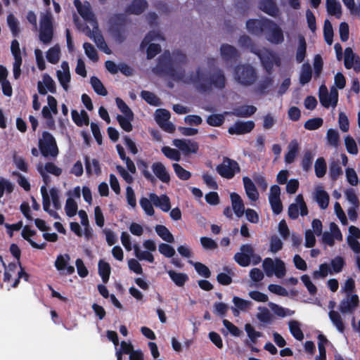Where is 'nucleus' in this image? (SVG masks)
Instances as JSON below:
<instances>
[{
	"label": "nucleus",
	"instance_id": "60",
	"mask_svg": "<svg viewBox=\"0 0 360 360\" xmlns=\"http://www.w3.org/2000/svg\"><path fill=\"white\" fill-rule=\"evenodd\" d=\"M345 147L347 152L352 155H356L358 153V148L354 139L347 136L345 139Z\"/></svg>",
	"mask_w": 360,
	"mask_h": 360
},
{
	"label": "nucleus",
	"instance_id": "18",
	"mask_svg": "<svg viewBox=\"0 0 360 360\" xmlns=\"http://www.w3.org/2000/svg\"><path fill=\"white\" fill-rule=\"evenodd\" d=\"M36 234V231L32 230L30 228L29 226L26 225L23 227V229L22 231L21 235L22 237L26 240L30 245L35 248L39 250H44L46 247V243H42L41 244H38L36 242H34L33 240L31 239L32 236H34Z\"/></svg>",
	"mask_w": 360,
	"mask_h": 360
},
{
	"label": "nucleus",
	"instance_id": "3",
	"mask_svg": "<svg viewBox=\"0 0 360 360\" xmlns=\"http://www.w3.org/2000/svg\"><path fill=\"white\" fill-rule=\"evenodd\" d=\"M158 76H167L174 81L179 82L185 77V70L182 67L174 66L169 51L166 50L158 58L157 65L152 70Z\"/></svg>",
	"mask_w": 360,
	"mask_h": 360
},
{
	"label": "nucleus",
	"instance_id": "7",
	"mask_svg": "<svg viewBox=\"0 0 360 360\" xmlns=\"http://www.w3.org/2000/svg\"><path fill=\"white\" fill-rule=\"evenodd\" d=\"M216 170L221 176L231 179L240 172V167L236 161L224 157L223 162L217 166Z\"/></svg>",
	"mask_w": 360,
	"mask_h": 360
},
{
	"label": "nucleus",
	"instance_id": "12",
	"mask_svg": "<svg viewBox=\"0 0 360 360\" xmlns=\"http://www.w3.org/2000/svg\"><path fill=\"white\" fill-rule=\"evenodd\" d=\"M173 144L185 155L196 153L199 149L198 143L190 139H174Z\"/></svg>",
	"mask_w": 360,
	"mask_h": 360
},
{
	"label": "nucleus",
	"instance_id": "31",
	"mask_svg": "<svg viewBox=\"0 0 360 360\" xmlns=\"http://www.w3.org/2000/svg\"><path fill=\"white\" fill-rule=\"evenodd\" d=\"M290 332L292 335L297 340L302 341L304 339V334L300 328L297 321L291 320L288 323Z\"/></svg>",
	"mask_w": 360,
	"mask_h": 360
},
{
	"label": "nucleus",
	"instance_id": "55",
	"mask_svg": "<svg viewBox=\"0 0 360 360\" xmlns=\"http://www.w3.org/2000/svg\"><path fill=\"white\" fill-rule=\"evenodd\" d=\"M286 273L285 263L281 259H276L274 274L278 278H283Z\"/></svg>",
	"mask_w": 360,
	"mask_h": 360
},
{
	"label": "nucleus",
	"instance_id": "1",
	"mask_svg": "<svg viewBox=\"0 0 360 360\" xmlns=\"http://www.w3.org/2000/svg\"><path fill=\"white\" fill-rule=\"evenodd\" d=\"M246 28L252 35H264L271 44L278 45L284 41L283 31L274 20L267 18L249 19L246 22Z\"/></svg>",
	"mask_w": 360,
	"mask_h": 360
},
{
	"label": "nucleus",
	"instance_id": "48",
	"mask_svg": "<svg viewBox=\"0 0 360 360\" xmlns=\"http://www.w3.org/2000/svg\"><path fill=\"white\" fill-rule=\"evenodd\" d=\"M77 202L72 198H68L66 200L65 210L68 217H74L77 214Z\"/></svg>",
	"mask_w": 360,
	"mask_h": 360
},
{
	"label": "nucleus",
	"instance_id": "26",
	"mask_svg": "<svg viewBox=\"0 0 360 360\" xmlns=\"http://www.w3.org/2000/svg\"><path fill=\"white\" fill-rule=\"evenodd\" d=\"M167 274L171 280L179 287H183L189 278L185 273H178L174 270H169Z\"/></svg>",
	"mask_w": 360,
	"mask_h": 360
},
{
	"label": "nucleus",
	"instance_id": "32",
	"mask_svg": "<svg viewBox=\"0 0 360 360\" xmlns=\"http://www.w3.org/2000/svg\"><path fill=\"white\" fill-rule=\"evenodd\" d=\"M329 198V195L326 191L320 189L316 191V200L321 209L325 210L328 207Z\"/></svg>",
	"mask_w": 360,
	"mask_h": 360
},
{
	"label": "nucleus",
	"instance_id": "50",
	"mask_svg": "<svg viewBox=\"0 0 360 360\" xmlns=\"http://www.w3.org/2000/svg\"><path fill=\"white\" fill-rule=\"evenodd\" d=\"M314 155L310 150H307L301 161V166L304 171L308 172L312 166Z\"/></svg>",
	"mask_w": 360,
	"mask_h": 360
},
{
	"label": "nucleus",
	"instance_id": "11",
	"mask_svg": "<svg viewBox=\"0 0 360 360\" xmlns=\"http://www.w3.org/2000/svg\"><path fill=\"white\" fill-rule=\"evenodd\" d=\"M359 304L357 295L347 294V297L343 299L339 305V309L342 314H352Z\"/></svg>",
	"mask_w": 360,
	"mask_h": 360
},
{
	"label": "nucleus",
	"instance_id": "33",
	"mask_svg": "<svg viewBox=\"0 0 360 360\" xmlns=\"http://www.w3.org/2000/svg\"><path fill=\"white\" fill-rule=\"evenodd\" d=\"M141 98L148 104L153 106H159L160 105V98L153 92L143 90L141 92Z\"/></svg>",
	"mask_w": 360,
	"mask_h": 360
},
{
	"label": "nucleus",
	"instance_id": "36",
	"mask_svg": "<svg viewBox=\"0 0 360 360\" xmlns=\"http://www.w3.org/2000/svg\"><path fill=\"white\" fill-rule=\"evenodd\" d=\"M315 174L318 178L324 176L327 170V165L323 158H319L314 165Z\"/></svg>",
	"mask_w": 360,
	"mask_h": 360
},
{
	"label": "nucleus",
	"instance_id": "21",
	"mask_svg": "<svg viewBox=\"0 0 360 360\" xmlns=\"http://www.w3.org/2000/svg\"><path fill=\"white\" fill-rule=\"evenodd\" d=\"M238 45L242 49H248L251 53L258 55L259 53V49L254 43L252 39L247 34H243L239 37Z\"/></svg>",
	"mask_w": 360,
	"mask_h": 360
},
{
	"label": "nucleus",
	"instance_id": "27",
	"mask_svg": "<svg viewBox=\"0 0 360 360\" xmlns=\"http://www.w3.org/2000/svg\"><path fill=\"white\" fill-rule=\"evenodd\" d=\"M307 54V43L303 36H299L298 46L296 51V61L301 63L305 58Z\"/></svg>",
	"mask_w": 360,
	"mask_h": 360
},
{
	"label": "nucleus",
	"instance_id": "23",
	"mask_svg": "<svg viewBox=\"0 0 360 360\" xmlns=\"http://www.w3.org/2000/svg\"><path fill=\"white\" fill-rule=\"evenodd\" d=\"M257 56L259 58L265 70L270 73L273 69L274 59L276 57L274 53L271 51L266 50V53L262 54L259 49V53Z\"/></svg>",
	"mask_w": 360,
	"mask_h": 360
},
{
	"label": "nucleus",
	"instance_id": "61",
	"mask_svg": "<svg viewBox=\"0 0 360 360\" xmlns=\"http://www.w3.org/2000/svg\"><path fill=\"white\" fill-rule=\"evenodd\" d=\"M172 59L174 63V66L182 67L186 63V56L181 51H175L173 52Z\"/></svg>",
	"mask_w": 360,
	"mask_h": 360
},
{
	"label": "nucleus",
	"instance_id": "57",
	"mask_svg": "<svg viewBox=\"0 0 360 360\" xmlns=\"http://www.w3.org/2000/svg\"><path fill=\"white\" fill-rule=\"evenodd\" d=\"M245 330L249 337L250 341L255 344L257 339L262 336V333L259 331H256L250 323H246L245 325Z\"/></svg>",
	"mask_w": 360,
	"mask_h": 360
},
{
	"label": "nucleus",
	"instance_id": "14",
	"mask_svg": "<svg viewBox=\"0 0 360 360\" xmlns=\"http://www.w3.org/2000/svg\"><path fill=\"white\" fill-rule=\"evenodd\" d=\"M220 53L221 58L226 62L236 61L239 57L236 48L228 44H222L221 45Z\"/></svg>",
	"mask_w": 360,
	"mask_h": 360
},
{
	"label": "nucleus",
	"instance_id": "46",
	"mask_svg": "<svg viewBox=\"0 0 360 360\" xmlns=\"http://www.w3.org/2000/svg\"><path fill=\"white\" fill-rule=\"evenodd\" d=\"M172 167L176 175L181 180L186 181L191 178V173L183 168L179 164L174 163Z\"/></svg>",
	"mask_w": 360,
	"mask_h": 360
},
{
	"label": "nucleus",
	"instance_id": "2",
	"mask_svg": "<svg viewBox=\"0 0 360 360\" xmlns=\"http://www.w3.org/2000/svg\"><path fill=\"white\" fill-rule=\"evenodd\" d=\"M196 89L202 93L210 92L212 88L222 90L226 86V79L224 71L217 69L213 72L202 71L200 68L195 70V75L191 78Z\"/></svg>",
	"mask_w": 360,
	"mask_h": 360
},
{
	"label": "nucleus",
	"instance_id": "13",
	"mask_svg": "<svg viewBox=\"0 0 360 360\" xmlns=\"http://www.w3.org/2000/svg\"><path fill=\"white\" fill-rule=\"evenodd\" d=\"M70 259V257L68 254L65 255H60L57 257L55 262V266L62 274L71 275L75 272V267L68 265Z\"/></svg>",
	"mask_w": 360,
	"mask_h": 360
},
{
	"label": "nucleus",
	"instance_id": "52",
	"mask_svg": "<svg viewBox=\"0 0 360 360\" xmlns=\"http://www.w3.org/2000/svg\"><path fill=\"white\" fill-rule=\"evenodd\" d=\"M139 203L147 215L153 216L154 214L155 211L153 207V204L150 200V198L148 199L146 197H142L139 200Z\"/></svg>",
	"mask_w": 360,
	"mask_h": 360
},
{
	"label": "nucleus",
	"instance_id": "42",
	"mask_svg": "<svg viewBox=\"0 0 360 360\" xmlns=\"http://www.w3.org/2000/svg\"><path fill=\"white\" fill-rule=\"evenodd\" d=\"M326 8L330 15H336L341 14V5L336 0H326Z\"/></svg>",
	"mask_w": 360,
	"mask_h": 360
},
{
	"label": "nucleus",
	"instance_id": "22",
	"mask_svg": "<svg viewBox=\"0 0 360 360\" xmlns=\"http://www.w3.org/2000/svg\"><path fill=\"white\" fill-rule=\"evenodd\" d=\"M147 7L148 2L146 0H133L131 4L126 8V13L140 15Z\"/></svg>",
	"mask_w": 360,
	"mask_h": 360
},
{
	"label": "nucleus",
	"instance_id": "4",
	"mask_svg": "<svg viewBox=\"0 0 360 360\" xmlns=\"http://www.w3.org/2000/svg\"><path fill=\"white\" fill-rule=\"evenodd\" d=\"M235 79L240 84L249 86L257 79L255 68L250 64L238 65L234 69Z\"/></svg>",
	"mask_w": 360,
	"mask_h": 360
},
{
	"label": "nucleus",
	"instance_id": "53",
	"mask_svg": "<svg viewBox=\"0 0 360 360\" xmlns=\"http://www.w3.org/2000/svg\"><path fill=\"white\" fill-rule=\"evenodd\" d=\"M58 79L65 91H68L69 86L68 83L70 82V73L63 72L61 70H57L56 72Z\"/></svg>",
	"mask_w": 360,
	"mask_h": 360
},
{
	"label": "nucleus",
	"instance_id": "17",
	"mask_svg": "<svg viewBox=\"0 0 360 360\" xmlns=\"http://www.w3.org/2000/svg\"><path fill=\"white\" fill-rule=\"evenodd\" d=\"M244 188L248 198L252 201H256L259 198V193L254 182L248 177L243 178Z\"/></svg>",
	"mask_w": 360,
	"mask_h": 360
},
{
	"label": "nucleus",
	"instance_id": "25",
	"mask_svg": "<svg viewBox=\"0 0 360 360\" xmlns=\"http://www.w3.org/2000/svg\"><path fill=\"white\" fill-rule=\"evenodd\" d=\"M288 151L285 155V162L287 164H291L295 161V159L299 151V143L296 139L292 140L288 145Z\"/></svg>",
	"mask_w": 360,
	"mask_h": 360
},
{
	"label": "nucleus",
	"instance_id": "30",
	"mask_svg": "<svg viewBox=\"0 0 360 360\" xmlns=\"http://www.w3.org/2000/svg\"><path fill=\"white\" fill-rule=\"evenodd\" d=\"M328 315L330 321L336 327L340 333H343L345 331V327L340 314L336 311L331 310L329 311Z\"/></svg>",
	"mask_w": 360,
	"mask_h": 360
},
{
	"label": "nucleus",
	"instance_id": "15",
	"mask_svg": "<svg viewBox=\"0 0 360 360\" xmlns=\"http://www.w3.org/2000/svg\"><path fill=\"white\" fill-rule=\"evenodd\" d=\"M149 198L153 204L160 207L163 212H167L171 209V203L168 196L162 195L159 197L155 193H150Z\"/></svg>",
	"mask_w": 360,
	"mask_h": 360
},
{
	"label": "nucleus",
	"instance_id": "64",
	"mask_svg": "<svg viewBox=\"0 0 360 360\" xmlns=\"http://www.w3.org/2000/svg\"><path fill=\"white\" fill-rule=\"evenodd\" d=\"M330 264H331L333 271L335 273H340V271H342V270L345 264V262L344 259L342 257L337 256L331 260Z\"/></svg>",
	"mask_w": 360,
	"mask_h": 360
},
{
	"label": "nucleus",
	"instance_id": "45",
	"mask_svg": "<svg viewBox=\"0 0 360 360\" xmlns=\"http://www.w3.org/2000/svg\"><path fill=\"white\" fill-rule=\"evenodd\" d=\"M342 173V169L338 162L333 161L330 164L329 174L332 180L336 181Z\"/></svg>",
	"mask_w": 360,
	"mask_h": 360
},
{
	"label": "nucleus",
	"instance_id": "19",
	"mask_svg": "<svg viewBox=\"0 0 360 360\" xmlns=\"http://www.w3.org/2000/svg\"><path fill=\"white\" fill-rule=\"evenodd\" d=\"M230 198L234 213L238 218L241 217L245 212V206L241 197L236 193H231Z\"/></svg>",
	"mask_w": 360,
	"mask_h": 360
},
{
	"label": "nucleus",
	"instance_id": "39",
	"mask_svg": "<svg viewBox=\"0 0 360 360\" xmlns=\"http://www.w3.org/2000/svg\"><path fill=\"white\" fill-rule=\"evenodd\" d=\"M189 263L191 264L194 266L195 271H197V273L199 275H200L206 278H208L210 277L211 271H210V269L206 265H205L204 264L199 262H193L191 260L189 261Z\"/></svg>",
	"mask_w": 360,
	"mask_h": 360
},
{
	"label": "nucleus",
	"instance_id": "34",
	"mask_svg": "<svg viewBox=\"0 0 360 360\" xmlns=\"http://www.w3.org/2000/svg\"><path fill=\"white\" fill-rule=\"evenodd\" d=\"M90 82L92 86V88L97 94L103 96L108 94V91L106 90L103 83L97 77H91L90 79Z\"/></svg>",
	"mask_w": 360,
	"mask_h": 360
},
{
	"label": "nucleus",
	"instance_id": "58",
	"mask_svg": "<svg viewBox=\"0 0 360 360\" xmlns=\"http://www.w3.org/2000/svg\"><path fill=\"white\" fill-rule=\"evenodd\" d=\"M115 102L117 105V108L124 115V116L129 117H134V113L132 110L129 108V107L122 98H116Z\"/></svg>",
	"mask_w": 360,
	"mask_h": 360
},
{
	"label": "nucleus",
	"instance_id": "49",
	"mask_svg": "<svg viewBox=\"0 0 360 360\" xmlns=\"http://www.w3.org/2000/svg\"><path fill=\"white\" fill-rule=\"evenodd\" d=\"M7 23L11 31L13 36L17 37L20 32V29L18 26L19 22L16 18L12 13H10L7 16Z\"/></svg>",
	"mask_w": 360,
	"mask_h": 360
},
{
	"label": "nucleus",
	"instance_id": "47",
	"mask_svg": "<svg viewBox=\"0 0 360 360\" xmlns=\"http://www.w3.org/2000/svg\"><path fill=\"white\" fill-rule=\"evenodd\" d=\"M134 117H129L118 115L117 116V120L119 122L120 127L125 131L129 132L132 130L133 127L131 122L133 120Z\"/></svg>",
	"mask_w": 360,
	"mask_h": 360
},
{
	"label": "nucleus",
	"instance_id": "54",
	"mask_svg": "<svg viewBox=\"0 0 360 360\" xmlns=\"http://www.w3.org/2000/svg\"><path fill=\"white\" fill-rule=\"evenodd\" d=\"M323 123V120L321 117L311 118L305 122L304 127L307 130H316L320 128Z\"/></svg>",
	"mask_w": 360,
	"mask_h": 360
},
{
	"label": "nucleus",
	"instance_id": "9",
	"mask_svg": "<svg viewBox=\"0 0 360 360\" xmlns=\"http://www.w3.org/2000/svg\"><path fill=\"white\" fill-rule=\"evenodd\" d=\"M74 5L76 7L79 14L84 20L97 25L96 19L91 11V6L89 2L85 1L84 4H82L79 0H75Z\"/></svg>",
	"mask_w": 360,
	"mask_h": 360
},
{
	"label": "nucleus",
	"instance_id": "40",
	"mask_svg": "<svg viewBox=\"0 0 360 360\" xmlns=\"http://www.w3.org/2000/svg\"><path fill=\"white\" fill-rule=\"evenodd\" d=\"M134 250L136 257L139 260H146L150 263L154 262L153 255L148 251H141L138 245L136 244L134 245Z\"/></svg>",
	"mask_w": 360,
	"mask_h": 360
},
{
	"label": "nucleus",
	"instance_id": "56",
	"mask_svg": "<svg viewBox=\"0 0 360 360\" xmlns=\"http://www.w3.org/2000/svg\"><path fill=\"white\" fill-rule=\"evenodd\" d=\"M170 118V112L166 109H158L155 111V121L158 125L167 122Z\"/></svg>",
	"mask_w": 360,
	"mask_h": 360
},
{
	"label": "nucleus",
	"instance_id": "16",
	"mask_svg": "<svg viewBox=\"0 0 360 360\" xmlns=\"http://www.w3.org/2000/svg\"><path fill=\"white\" fill-rule=\"evenodd\" d=\"M151 169L156 176L162 182L169 183L170 181V176L166 169L165 166L160 162H155L153 163Z\"/></svg>",
	"mask_w": 360,
	"mask_h": 360
},
{
	"label": "nucleus",
	"instance_id": "63",
	"mask_svg": "<svg viewBox=\"0 0 360 360\" xmlns=\"http://www.w3.org/2000/svg\"><path fill=\"white\" fill-rule=\"evenodd\" d=\"M159 252L166 257H172L175 255V250L172 246L167 243H160L158 248Z\"/></svg>",
	"mask_w": 360,
	"mask_h": 360
},
{
	"label": "nucleus",
	"instance_id": "44",
	"mask_svg": "<svg viewBox=\"0 0 360 360\" xmlns=\"http://www.w3.org/2000/svg\"><path fill=\"white\" fill-rule=\"evenodd\" d=\"M225 121L223 114H212L207 117V123L212 127H220Z\"/></svg>",
	"mask_w": 360,
	"mask_h": 360
},
{
	"label": "nucleus",
	"instance_id": "28",
	"mask_svg": "<svg viewBox=\"0 0 360 360\" xmlns=\"http://www.w3.org/2000/svg\"><path fill=\"white\" fill-rule=\"evenodd\" d=\"M98 274L101 277L102 281L104 283H108L111 272V268L110 264L108 262L101 259L98 262Z\"/></svg>",
	"mask_w": 360,
	"mask_h": 360
},
{
	"label": "nucleus",
	"instance_id": "10",
	"mask_svg": "<svg viewBox=\"0 0 360 360\" xmlns=\"http://www.w3.org/2000/svg\"><path fill=\"white\" fill-rule=\"evenodd\" d=\"M255 122L251 120L243 122L236 121L228 129L229 134L231 135H241L250 133L255 128Z\"/></svg>",
	"mask_w": 360,
	"mask_h": 360
},
{
	"label": "nucleus",
	"instance_id": "5",
	"mask_svg": "<svg viewBox=\"0 0 360 360\" xmlns=\"http://www.w3.org/2000/svg\"><path fill=\"white\" fill-rule=\"evenodd\" d=\"M39 148L41 153L44 157H56L58 153L55 138L48 131L42 133V138L39 141Z\"/></svg>",
	"mask_w": 360,
	"mask_h": 360
},
{
	"label": "nucleus",
	"instance_id": "51",
	"mask_svg": "<svg viewBox=\"0 0 360 360\" xmlns=\"http://www.w3.org/2000/svg\"><path fill=\"white\" fill-rule=\"evenodd\" d=\"M46 59L51 64H56L60 59V49L58 47L53 46L50 48L46 52Z\"/></svg>",
	"mask_w": 360,
	"mask_h": 360
},
{
	"label": "nucleus",
	"instance_id": "6",
	"mask_svg": "<svg viewBox=\"0 0 360 360\" xmlns=\"http://www.w3.org/2000/svg\"><path fill=\"white\" fill-rule=\"evenodd\" d=\"M53 37L52 16L49 13L44 14L40 18L39 39L44 44L51 43Z\"/></svg>",
	"mask_w": 360,
	"mask_h": 360
},
{
	"label": "nucleus",
	"instance_id": "35",
	"mask_svg": "<svg viewBox=\"0 0 360 360\" xmlns=\"http://www.w3.org/2000/svg\"><path fill=\"white\" fill-rule=\"evenodd\" d=\"M312 70L309 64L306 63L302 65L300 76V82L302 85L309 83L311 79Z\"/></svg>",
	"mask_w": 360,
	"mask_h": 360
},
{
	"label": "nucleus",
	"instance_id": "62",
	"mask_svg": "<svg viewBox=\"0 0 360 360\" xmlns=\"http://www.w3.org/2000/svg\"><path fill=\"white\" fill-rule=\"evenodd\" d=\"M42 82L44 83L46 89L49 92H51V94L56 93V83L49 75L46 73L43 75V82Z\"/></svg>",
	"mask_w": 360,
	"mask_h": 360
},
{
	"label": "nucleus",
	"instance_id": "59",
	"mask_svg": "<svg viewBox=\"0 0 360 360\" xmlns=\"http://www.w3.org/2000/svg\"><path fill=\"white\" fill-rule=\"evenodd\" d=\"M301 281L307 288L311 295H315L317 293L316 286L311 282L308 275L304 274L301 276Z\"/></svg>",
	"mask_w": 360,
	"mask_h": 360
},
{
	"label": "nucleus",
	"instance_id": "29",
	"mask_svg": "<svg viewBox=\"0 0 360 360\" xmlns=\"http://www.w3.org/2000/svg\"><path fill=\"white\" fill-rule=\"evenodd\" d=\"M157 234L167 243H174V238L169 229L164 225H156L155 227Z\"/></svg>",
	"mask_w": 360,
	"mask_h": 360
},
{
	"label": "nucleus",
	"instance_id": "37",
	"mask_svg": "<svg viewBox=\"0 0 360 360\" xmlns=\"http://www.w3.org/2000/svg\"><path fill=\"white\" fill-rule=\"evenodd\" d=\"M161 151L165 157L171 160L179 161L181 160V153L176 149L172 148L169 146H163Z\"/></svg>",
	"mask_w": 360,
	"mask_h": 360
},
{
	"label": "nucleus",
	"instance_id": "43",
	"mask_svg": "<svg viewBox=\"0 0 360 360\" xmlns=\"http://www.w3.org/2000/svg\"><path fill=\"white\" fill-rule=\"evenodd\" d=\"M83 48L84 49L85 54L89 59L94 62H97L99 58L97 51L91 43L84 42L83 44Z\"/></svg>",
	"mask_w": 360,
	"mask_h": 360
},
{
	"label": "nucleus",
	"instance_id": "20",
	"mask_svg": "<svg viewBox=\"0 0 360 360\" xmlns=\"http://www.w3.org/2000/svg\"><path fill=\"white\" fill-rule=\"evenodd\" d=\"M259 8L272 17L277 16L279 13V9L274 0H261Z\"/></svg>",
	"mask_w": 360,
	"mask_h": 360
},
{
	"label": "nucleus",
	"instance_id": "8",
	"mask_svg": "<svg viewBox=\"0 0 360 360\" xmlns=\"http://www.w3.org/2000/svg\"><path fill=\"white\" fill-rule=\"evenodd\" d=\"M109 21L112 33L115 37L122 41L124 39V37L122 34V29L126 25V15L123 13H117L112 16Z\"/></svg>",
	"mask_w": 360,
	"mask_h": 360
},
{
	"label": "nucleus",
	"instance_id": "38",
	"mask_svg": "<svg viewBox=\"0 0 360 360\" xmlns=\"http://www.w3.org/2000/svg\"><path fill=\"white\" fill-rule=\"evenodd\" d=\"M323 37L326 42L328 45H331L333 41V26L329 21V20L326 19L324 21L323 25Z\"/></svg>",
	"mask_w": 360,
	"mask_h": 360
},
{
	"label": "nucleus",
	"instance_id": "24",
	"mask_svg": "<svg viewBox=\"0 0 360 360\" xmlns=\"http://www.w3.org/2000/svg\"><path fill=\"white\" fill-rule=\"evenodd\" d=\"M257 108L255 106L244 105L234 108L231 113L238 117H249L255 114Z\"/></svg>",
	"mask_w": 360,
	"mask_h": 360
},
{
	"label": "nucleus",
	"instance_id": "41",
	"mask_svg": "<svg viewBox=\"0 0 360 360\" xmlns=\"http://www.w3.org/2000/svg\"><path fill=\"white\" fill-rule=\"evenodd\" d=\"M326 139L328 143L333 147H338L340 142V134L333 129H329L327 131Z\"/></svg>",
	"mask_w": 360,
	"mask_h": 360
}]
</instances>
